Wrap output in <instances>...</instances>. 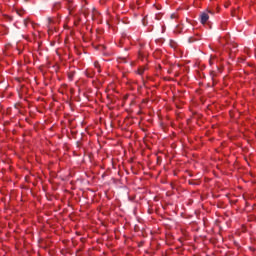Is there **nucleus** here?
<instances>
[{
    "instance_id": "nucleus-1",
    "label": "nucleus",
    "mask_w": 256,
    "mask_h": 256,
    "mask_svg": "<svg viewBox=\"0 0 256 256\" xmlns=\"http://www.w3.org/2000/svg\"><path fill=\"white\" fill-rule=\"evenodd\" d=\"M200 21L203 25H205V23H207V21H209V14L203 12L201 15H200Z\"/></svg>"
},
{
    "instance_id": "nucleus-4",
    "label": "nucleus",
    "mask_w": 256,
    "mask_h": 256,
    "mask_svg": "<svg viewBox=\"0 0 256 256\" xmlns=\"http://www.w3.org/2000/svg\"><path fill=\"white\" fill-rule=\"evenodd\" d=\"M138 73L139 75H143L145 73V68H139Z\"/></svg>"
},
{
    "instance_id": "nucleus-9",
    "label": "nucleus",
    "mask_w": 256,
    "mask_h": 256,
    "mask_svg": "<svg viewBox=\"0 0 256 256\" xmlns=\"http://www.w3.org/2000/svg\"><path fill=\"white\" fill-rule=\"evenodd\" d=\"M71 77H72V76H71V75H69V78H70V79H71Z\"/></svg>"
},
{
    "instance_id": "nucleus-2",
    "label": "nucleus",
    "mask_w": 256,
    "mask_h": 256,
    "mask_svg": "<svg viewBox=\"0 0 256 256\" xmlns=\"http://www.w3.org/2000/svg\"><path fill=\"white\" fill-rule=\"evenodd\" d=\"M94 67L98 69V73H101V65L99 64V62H94Z\"/></svg>"
},
{
    "instance_id": "nucleus-6",
    "label": "nucleus",
    "mask_w": 256,
    "mask_h": 256,
    "mask_svg": "<svg viewBox=\"0 0 256 256\" xmlns=\"http://www.w3.org/2000/svg\"><path fill=\"white\" fill-rule=\"evenodd\" d=\"M29 25V19H24V27H27Z\"/></svg>"
},
{
    "instance_id": "nucleus-7",
    "label": "nucleus",
    "mask_w": 256,
    "mask_h": 256,
    "mask_svg": "<svg viewBox=\"0 0 256 256\" xmlns=\"http://www.w3.org/2000/svg\"><path fill=\"white\" fill-rule=\"evenodd\" d=\"M18 15H23V11H17Z\"/></svg>"
},
{
    "instance_id": "nucleus-5",
    "label": "nucleus",
    "mask_w": 256,
    "mask_h": 256,
    "mask_svg": "<svg viewBox=\"0 0 256 256\" xmlns=\"http://www.w3.org/2000/svg\"><path fill=\"white\" fill-rule=\"evenodd\" d=\"M232 48H230L231 53H233V49H237V44H231Z\"/></svg>"
},
{
    "instance_id": "nucleus-8",
    "label": "nucleus",
    "mask_w": 256,
    "mask_h": 256,
    "mask_svg": "<svg viewBox=\"0 0 256 256\" xmlns=\"http://www.w3.org/2000/svg\"><path fill=\"white\" fill-rule=\"evenodd\" d=\"M83 14L87 15V10H85V8L83 9Z\"/></svg>"
},
{
    "instance_id": "nucleus-3",
    "label": "nucleus",
    "mask_w": 256,
    "mask_h": 256,
    "mask_svg": "<svg viewBox=\"0 0 256 256\" xmlns=\"http://www.w3.org/2000/svg\"><path fill=\"white\" fill-rule=\"evenodd\" d=\"M47 22H48L49 29H52L51 24L53 23V18H47Z\"/></svg>"
}]
</instances>
